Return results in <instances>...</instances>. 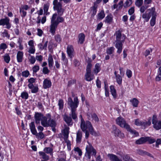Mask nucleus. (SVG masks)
Segmentation results:
<instances>
[{
	"instance_id": "f03ea898",
	"label": "nucleus",
	"mask_w": 161,
	"mask_h": 161,
	"mask_svg": "<svg viewBox=\"0 0 161 161\" xmlns=\"http://www.w3.org/2000/svg\"><path fill=\"white\" fill-rule=\"evenodd\" d=\"M116 36L115 47L117 49V53L120 54L122 50V43L124 42L125 38V36L122 35L121 32L118 31L115 33Z\"/></svg>"
},
{
	"instance_id": "ddd939ff",
	"label": "nucleus",
	"mask_w": 161,
	"mask_h": 161,
	"mask_svg": "<svg viewBox=\"0 0 161 161\" xmlns=\"http://www.w3.org/2000/svg\"><path fill=\"white\" fill-rule=\"evenodd\" d=\"M63 118L68 126H72L73 125L72 119L70 117L66 115H64V116Z\"/></svg>"
},
{
	"instance_id": "c03bdc74",
	"label": "nucleus",
	"mask_w": 161,
	"mask_h": 161,
	"mask_svg": "<svg viewBox=\"0 0 161 161\" xmlns=\"http://www.w3.org/2000/svg\"><path fill=\"white\" fill-rule=\"evenodd\" d=\"M62 60L64 64H66L68 62V60L66 57L65 54L63 53H62Z\"/></svg>"
},
{
	"instance_id": "680f3d73",
	"label": "nucleus",
	"mask_w": 161,
	"mask_h": 161,
	"mask_svg": "<svg viewBox=\"0 0 161 161\" xmlns=\"http://www.w3.org/2000/svg\"><path fill=\"white\" fill-rule=\"evenodd\" d=\"M19 11L22 17H24L26 15V12L24 10L20 8Z\"/></svg>"
},
{
	"instance_id": "7ed1b4c3",
	"label": "nucleus",
	"mask_w": 161,
	"mask_h": 161,
	"mask_svg": "<svg viewBox=\"0 0 161 161\" xmlns=\"http://www.w3.org/2000/svg\"><path fill=\"white\" fill-rule=\"evenodd\" d=\"M88 144L86 146V152L85 156L86 158L88 159H90L91 156H95L97 154V151L93 147L92 145L89 142H87Z\"/></svg>"
},
{
	"instance_id": "a18cd8bd",
	"label": "nucleus",
	"mask_w": 161,
	"mask_h": 161,
	"mask_svg": "<svg viewBox=\"0 0 161 161\" xmlns=\"http://www.w3.org/2000/svg\"><path fill=\"white\" fill-rule=\"evenodd\" d=\"M105 16V14L104 11L102 10L97 14V19H102Z\"/></svg>"
},
{
	"instance_id": "0eeeda50",
	"label": "nucleus",
	"mask_w": 161,
	"mask_h": 161,
	"mask_svg": "<svg viewBox=\"0 0 161 161\" xmlns=\"http://www.w3.org/2000/svg\"><path fill=\"white\" fill-rule=\"evenodd\" d=\"M47 118L45 122V125H44L43 126L47 127L51 126L53 128V130H55V127L56 125V123L55 121L53 119H51V115L48 114H47Z\"/></svg>"
},
{
	"instance_id": "052dcab7",
	"label": "nucleus",
	"mask_w": 161,
	"mask_h": 161,
	"mask_svg": "<svg viewBox=\"0 0 161 161\" xmlns=\"http://www.w3.org/2000/svg\"><path fill=\"white\" fill-rule=\"evenodd\" d=\"M153 50L151 48H149L146 50L144 53V55L145 57L149 55L150 53L152 52Z\"/></svg>"
},
{
	"instance_id": "603ef678",
	"label": "nucleus",
	"mask_w": 161,
	"mask_h": 161,
	"mask_svg": "<svg viewBox=\"0 0 161 161\" xmlns=\"http://www.w3.org/2000/svg\"><path fill=\"white\" fill-rule=\"evenodd\" d=\"M35 51L36 49L35 47H30L28 50V52L29 53V54H33L35 53Z\"/></svg>"
},
{
	"instance_id": "cd10ccee",
	"label": "nucleus",
	"mask_w": 161,
	"mask_h": 161,
	"mask_svg": "<svg viewBox=\"0 0 161 161\" xmlns=\"http://www.w3.org/2000/svg\"><path fill=\"white\" fill-rule=\"evenodd\" d=\"M28 58L29 62L31 64H34L36 61L35 57L34 56L31 55V54H28Z\"/></svg>"
},
{
	"instance_id": "0e129e2a",
	"label": "nucleus",
	"mask_w": 161,
	"mask_h": 161,
	"mask_svg": "<svg viewBox=\"0 0 161 161\" xmlns=\"http://www.w3.org/2000/svg\"><path fill=\"white\" fill-rule=\"evenodd\" d=\"M29 72L28 70H25L22 73V75L23 76L25 77H27L29 75Z\"/></svg>"
},
{
	"instance_id": "69168bd1",
	"label": "nucleus",
	"mask_w": 161,
	"mask_h": 161,
	"mask_svg": "<svg viewBox=\"0 0 161 161\" xmlns=\"http://www.w3.org/2000/svg\"><path fill=\"white\" fill-rule=\"evenodd\" d=\"M50 72L49 70L48 69L47 67H44L42 69V72L44 74H47Z\"/></svg>"
},
{
	"instance_id": "a19ab883",
	"label": "nucleus",
	"mask_w": 161,
	"mask_h": 161,
	"mask_svg": "<svg viewBox=\"0 0 161 161\" xmlns=\"http://www.w3.org/2000/svg\"><path fill=\"white\" fill-rule=\"evenodd\" d=\"M20 97L22 99L26 100L29 97V94L26 92L23 91L21 93Z\"/></svg>"
},
{
	"instance_id": "2eb2a0df",
	"label": "nucleus",
	"mask_w": 161,
	"mask_h": 161,
	"mask_svg": "<svg viewBox=\"0 0 161 161\" xmlns=\"http://www.w3.org/2000/svg\"><path fill=\"white\" fill-rule=\"evenodd\" d=\"M24 53L23 52L19 51L17 54L16 58L17 62L19 63L22 62L23 59Z\"/></svg>"
},
{
	"instance_id": "4d7b16f0",
	"label": "nucleus",
	"mask_w": 161,
	"mask_h": 161,
	"mask_svg": "<svg viewBox=\"0 0 161 161\" xmlns=\"http://www.w3.org/2000/svg\"><path fill=\"white\" fill-rule=\"evenodd\" d=\"M142 122L139 119H136L135 120V124L137 126H142Z\"/></svg>"
},
{
	"instance_id": "7c9ffc66",
	"label": "nucleus",
	"mask_w": 161,
	"mask_h": 161,
	"mask_svg": "<svg viewBox=\"0 0 161 161\" xmlns=\"http://www.w3.org/2000/svg\"><path fill=\"white\" fill-rule=\"evenodd\" d=\"M113 17L111 14L107 15L105 18L104 22L107 24H110L112 21Z\"/></svg>"
},
{
	"instance_id": "c756f323",
	"label": "nucleus",
	"mask_w": 161,
	"mask_h": 161,
	"mask_svg": "<svg viewBox=\"0 0 161 161\" xmlns=\"http://www.w3.org/2000/svg\"><path fill=\"white\" fill-rule=\"evenodd\" d=\"M39 154L43 159L45 160H48L49 159V156L47 155L44 152L40 151L39 152Z\"/></svg>"
},
{
	"instance_id": "f704fd0d",
	"label": "nucleus",
	"mask_w": 161,
	"mask_h": 161,
	"mask_svg": "<svg viewBox=\"0 0 161 161\" xmlns=\"http://www.w3.org/2000/svg\"><path fill=\"white\" fill-rule=\"evenodd\" d=\"M100 64L99 63H97L95 65L93 72L97 75L100 71Z\"/></svg>"
},
{
	"instance_id": "58836bf2",
	"label": "nucleus",
	"mask_w": 161,
	"mask_h": 161,
	"mask_svg": "<svg viewBox=\"0 0 161 161\" xmlns=\"http://www.w3.org/2000/svg\"><path fill=\"white\" fill-rule=\"evenodd\" d=\"M137 153L139 154L142 155H147L149 156H151L152 155L150 153L140 149L137 151Z\"/></svg>"
},
{
	"instance_id": "864d4df0",
	"label": "nucleus",
	"mask_w": 161,
	"mask_h": 161,
	"mask_svg": "<svg viewBox=\"0 0 161 161\" xmlns=\"http://www.w3.org/2000/svg\"><path fill=\"white\" fill-rule=\"evenodd\" d=\"M58 105L59 109H62L64 107V101L62 99H60L58 101Z\"/></svg>"
},
{
	"instance_id": "aec40b11",
	"label": "nucleus",
	"mask_w": 161,
	"mask_h": 161,
	"mask_svg": "<svg viewBox=\"0 0 161 161\" xmlns=\"http://www.w3.org/2000/svg\"><path fill=\"white\" fill-rule=\"evenodd\" d=\"M82 136V132L80 130H78L76 133V142L77 143H80Z\"/></svg>"
},
{
	"instance_id": "37998d69",
	"label": "nucleus",
	"mask_w": 161,
	"mask_h": 161,
	"mask_svg": "<svg viewBox=\"0 0 161 161\" xmlns=\"http://www.w3.org/2000/svg\"><path fill=\"white\" fill-rule=\"evenodd\" d=\"M146 142H148V143L150 144L154 143L156 141L155 139L149 137H146Z\"/></svg>"
},
{
	"instance_id": "f3484780",
	"label": "nucleus",
	"mask_w": 161,
	"mask_h": 161,
	"mask_svg": "<svg viewBox=\"0 0 161 161\" xmlns=\"http://www.w3.org/2000/svg\"><path fill=\"white\" fill-rule=\"evenodd\" d=\"M85 80L87 81H91L94 78V76L91 73V72H86L85 75Z\"/></svg>"
},
{
	"instance_id": "e2e57ef3",
	"label": "nucleus",
	"mask_w": 161,
	"mask_h": 161,
	"mask_svg": "<svg viewBox=\"0 0 161 161\" xmlns=\"http://www.w3.org/2000/svg\"><path fill=\"white\" fill-rule=\"evenodd\" d=\"M143 0H137L135 2L136 5L137 7H140L142 4Z\"/></svg>"
},
{
	"instance_id": "ea45409f",
	"label": "nucleus",
	"mask_w": 161,
	"mask_h": 161,
	"mask_svg": "<svg viewBox=\"0 0 161 161\" xmlns=\"http://www.w3.org/2000/svg\"><path fill=\"white\" fill-rule=\"evenodd\" d=\"M155 80L158 81L161 80V66L159 67L158 69V75L156 76Z\"/></svg>"
},
{
	"instance_id": "f8f14e48",
	"label": "nucleus",
	"mask_w": 161,
	"mask_h": 161,
	"mask_svg": "<svg viewBox=\"0 0 161 161\" xmlns=\"http://www.w3.org/2000/svg\"><path fill=\"white\" fill-rule=\"evenodd\" d=\"M155 10V8L153 7L147 9L146 12L151 17V16H152V17L155 16H157V13Z\"/></svg>"
},
{
	"instance_id": "2f4dec72",
	"label": "nucleus",
	"mask_w": 161,
	"mask_h": 161,
	"mask_svg": "<svg viewBox=\"0 0 161 161\" xmlns=\"http://www.w3.org/2000/svg\"><path fill=\"white\" fill-rule=\"evenodd\" d=\"M142 18L144 19V21L146 22L148 21L151 18V16L146 12L142 14Z\"/></svg>"
},
{
	"instance_id": "4be33fe9",
	"label": "nucleus",
	"mask_w": 161,
	"mask_h": 161,
	"mask_svg": "<svg viewBox=\"0 0 161 161\" xmlns=\"http://www.w3.org/2000/svg\"><path fill=\"white\" fill-rule=\"evenodd\" d=\"M78 42L80 44L83 43L85 39V35L83 33H81L78 35Z\"/></svg>"
},
{
	"instance_id": "774afa93",
	"label": "nucleus",
	"mask_w": 161,
	"mask_h": 161,
	"mask_svg": "<svg viewBox=\"0 0 161 161\" xmlns=\"http://www.w3.org/2000/svg\"><path fill=\"white\" fill-rule=\"evenodd\" d=\"M37 35L39 36H42L43 33V32L42 30L38 28L37 29Z\"/></svg>"
},
{
	"instance_id": "a878e982",
	"label": "nucleus",
	"mask_w": 161,
	"mask_h": 161,
	"mask_svg": "<svg viewBox=\"0 0 161 161\" xmlns=\"http://www.w3.org/2000/svg\"><path fill=\"white\" fill-rule=\"evenodd\" d=\"M48 60L49 67L50 68H52L53 66L54 62L53 57L50 54L49 55Z\"/></svg>"
},
{
	"instance_id": "13d9d810",
	"label": "nucleus",
	"mask_w": 161,
	"mask_h": 161,
	"mask_svg": "<svg viewBox=\"0 0 161 161\" xmlns=\"http://www.w3.org/2000/svg\"><path fill=\"white\" fill-rule=\"evenodd\" d=\"M135 12V7H134L130 8L128 11V14L131 15L133 14Z\"/></svg>"
},
{
	"instance_id": "4468645a",
	"label": "nucleus",
	"mask_w": 161,
	"mask_h": 161,
	"mask_svg": "<svg viewBox=\"0 0 161 161\" xmlns=\"http://www.w3.org/2000/svg\"><path fill=\"white\" fill-rule=\"evenodd\" d=\"M108 156L111 161H122V159L119 158L115 155L112 154H108Z\"/></svg>"
},
{
	"instance_id": "e433bc0d",
	"label": "nucleus",
	"mask_w": 161,
	"mask_h": 161,
	"mask_svg": "<svg viewBox=\"0 0 161 161\" xmlns=\"http://www.w3.org/2000/svg\"><path fill=\"white\" fill-rule=\"evenodd\" d=\"M76 110H71V116L72 118L75 120L77 119V114L76 112Z\"/></svg>"
},
{
	"instance_id": "c9c22d12",
	"label": "nucleus",
	"mask_w": 161,
	"mask_h": 161,
	"mask_svg": "<svg viewBox=\"0 0 161 161\" xmlns=\"http://www.w3.org/2000/svg\"><path fill=\"white\" fill-rule=\"evenodd\" d=\"M130 102L131 103L132 105L134 107H137L139 103V101L136 98H133L130 100Z\"/></svg>"
},
{
	"instance_id": "c85d7f7f",
	"label": "nucleus",
	"mask_w": 161,
	"mask_h": 161,
	"mask_svg": "<svg viewBox=\"0 0 161 161\" xmlns=\"http://www.w3.org/2000/svg\"><path fill=\"white\" fill-rule=\"evenodd\" d=\"M53 149L50 147H46L44 149L43 151L46 153L49 154L50 155L53 154Z\"/></svg>"
},
{
	"instance_id": "09e8293b",
	"label": "nucleus",
	"mask_w": 161,
	"mask_h": 161,
	"mask_svg": "<svg viewBox=\"0 0 161 161\" xmlns=\"http://www.w3.org/2000/svg\"><path fill=\"white\" fill-rule=\"evenodd\" d=\"M132 0H126L124 3V7L126 8L130 6L132 4Z\"/></svg>"
},
{
	"instance_id": "393cba45",
	"label": "nucleus",
	"mask_w": 161,
	"mask_h": 161,
	"mask_svg": "<svg viewBox=\"0 0 161 161\" xmlns=\"http://www.w3.org/2000/svg\"><path fill=\"white\" fill-rule=\"evenodd\" d=\"M69 128V127L66 126L63 131L64 138H68Z\"/></svg>"
},
{
	"instance_id": "a211bd4d",
	"label": "nucleus",
	"mask_w": 161,
	"mask_h": 161,
	"mask_svg": "<svg viewBox=\"0 0 161 161\" xmlns=\"http://www.w3.org/2000/svg\"><path fill=\"white\" fill-rule=\"evenodd\" d=\"M30 128L32 133L34 135L37 134V131L35 128V124L34 122H31L29 125Z\"/></svg>"
},
{
	"instance_id": "9b49d317",
	"label": "nucleus",
	"mask_w": 161,
	"mask_h": 161,
	"mask_svg": "<svg viewBox=\"0 0 161 161\" xmlns=\"http://www.w3.org/2000/svg\"><path fill=\"white\" fill-rule=\"evenodd\" d=\"M67 52L69 57L72 59L74 55V49L72 45H69L68 46L67 48Z\"/></svg>"
},
{
	"instance_id": "338daca9",
	"label": "nucleus",
	"mask_w": 161,
	"mask_h": 161,
	"mask_svg": "<svg viewBox=\"0 0 161 161\" xmlns=\"http://www.w3.org/2000/svg\"><path fill=\"white\" fill-rule=\"evenodd\" d=\"M38 88L37 86H34L32 89H31V92L32 93H35L38 92Z\"/></svg>"
},
{
	"instance_id": "de8ad7c7",
	"label": "nucleus",
	"mask_w": 161,
	"mask_h": 161,
	"mask_svg": "<svg viewBox=\"0 0 161 161\" xmlns=\"http://www.w3.org/2000/svg\"><path fill=\"white\" fill-rule=\"evenodd\" d=\"M65 142L67 144L68 149L69 150H71V143L70 141L68 139V138H64Z\"/></svg>"
},
{
	"instance_id": "423d86ee",
	"label": "nucleus",
	"mask_w": 161,
	"mask_h": 161,
	"mask_svg": "<svg viewBox=\"0 0 161 161\" xmlns=\"http://www.w3.org/2000/svg\"><path fill=\"white\" fill-rule=\"evenodd\" d=\"M80 128L82 131L89 130L91 132L93 131V128L91 122L89 121L85 122L83 119H81Z\"/></svg>"
},
{
	"instance_id": "dca6fc26",
	"label": "nucleus",
	"mask_w": 161,
	"mask_h": 161,
	"mask_svg": "<svg viewBox=\"0 0 161 161\" xmlns=\"http://www.w3.org/2000/svg\"><path fill=\"white\" fill-rule=\"evenodd\" d=\"M52 85V83L50 80L45 79L44 80L43 82V86L44 89H47V88L50 87Z\"/></svg>"
},
{
	"instance_id": "8fccbe9b",
	"label": "nucleus",
	"mask_w": 161,
	"mask_h": 161,
	"mask_svg": "<svg viewBox=\"0 0 161 161\" xmlns=\"http://www.w3.org/2000/svg\"><path fill=\"white\" fill-rule=\"evenodd\" d=\"M156 16H153L152 17V18L150 20V25L151 26H154L156 23Z\"/></svg>"
},
{
	"instance_id": "49530a36",
	"label": "nucleus",
	"mask_w": 161,
	"mask_h": 161,
	"mask_svg": "<svg viewBox=\"0 0 161 161\" xmlns=\"http://www.w3.org/2000/svg\"><path fill=\"white\" fill-rule=\"evenodd\" d=\"M124 161H135L131 158L127 154L124 155L122 157Z\"/></svg>"
},
{
	"instance_id": "20e7f679",
	"label": "nucleus",
	"mask_w": 161,
	"mask_h": 161,
	"mask_svg": "<svg viewBox=\"0 0 161 161\" xmlns=\"http://www.w3.org/2000/svg\"><path fill=\"white\" fill-rule=\"evenodd\" d=\"M34 118L36 124H40L41 121L42 125L43 126L45 124V123L47 118V116H45L41 113L35 112Z\"/></svg>"
},
{
	"instance_id": "72a5a7b5",
	"label": "nucleus",
	"mask_w": 161,
	"mask_h": 161,
	"mask_svg": "<svg viewBox=\"0 0 161 161\" xmlns=\"http://www.w3.org/2000/svg\"><path fill=\"white\" fill-rule=\"evenodd\" d=\"M114 48L113 47H108L106 49V53L108 55L113 54L114 52Z\"/></svg>"
},
{
	"instance_id": "bf43d9fd",
	"label": "nucleus",
	"mask_w": 161,
	"mask_h": 161,
	"mask_svg": "<svg viewBox=\"0 0 161 161\" xmlns=\"http://www.w3.org/2000/svg\"><path fill=\"white\" fill-rule=\"evenodd\" d=\"M4 59L5 61L7 63H9L10 59L9 56L8 54H6L4 56Z\"/></svg>"
},
{
	"instance_id": "6e6552de",
	"label": "nucleus",
	"mask_w": 161,
	"mask_h": 161,
	"mask_svg": "<svg viewBox=\"0 0 161 161\" xmlns=\"http://www.w3.org/2000/svg\"><path fill=\"white\" fill-rule=\"evenodd\" d=\"M116 124L121 127L124 128L126 129L129 125L124 119L121 117H119L117 118L116 119Z\"/></svg>"
},
{
	"instance_id": "39448f33",
	"label": "nucleus",
	"mask_w": 161,
	"mask_h": 161,
	"mask_svg": "<svg viewBox=\"0 0 161 161\" xmlns=\"http://www.w3.org/2000/svg\"><path fill=\"white\" fill-rule=\"evenodd\" d=\"M79 104V101L77 97H75L74 98L73 101L70 97L68 99V104L71 110H76Z\"/></svg>"
},
{
	"instance_id": "5fc2aeb1",
	"label": "nucleus",
	"mask_w": 161,
	"mask_h": 161,
	"mask_svg": "<svg viewBox=\"0 0 161 161\" xmlns=\"http://www.w3.org/2000/svg\"><path fill=\"white\" fill-rule=\"evenodd\" d=\"M132 71L129 69H127L126 72V74L128 78H130L132 76Z\"/></svg>"
},
{
	"instance_id": "6e6d98bb",
	"label": "nucleus",
	"mask_w": 161,
	"mask_h": 161,
	"mask_svg": "<svg viewBox=\"0 0 161 161\" xmlns=\"http://www.w3.org/2000/svg\"><path fill=\"white\" fill-rule=\"evenodd\" d=\"M37 138L42 139L44 137V135L43 133L42 132L37 133V134L35 135Z\"/></svg>"
},
{
	"instance_id": "1a4fd4ad",
	"label": "nucleus",
	"mask_w": 161,
	"mask_h": 161,
	"mask_svg": "<svg viewBox=\"0 0 161 161\" xmlns=\"http://www.w3.org/2000/svg\"><path fill=\"white\" fill-rule=\"evenodd\" d=\"M9 19L7 17L0 20V25H6L5 27L8 29H9L11 27V25L9 23Z\"/></svg>"
},
{
	"instance_id": "6ab92c4d",
	"label": "nucleus",
	"mask_w": 161,
	"mask_h": 161,
	"mask_svg": "<svg viewBox=\"0 0 161 161\" xmlns=\"http://www.w3.org/2000/svg\"><path fill=\"white\" fill-rule=\"evenodd\" d=\"M88 118L89 120L92 119L96 122H98L99 120V119L95 114H91L88 113L87 114Z\"/></svg>"
},
{
	"instance_id": "b1692460",
	"label": "nucleus",
	"mask_w": 161,
	"mask_h": 161,
	"mask_svg": "<svg viewBox=\"0 0 161 161\" xmlns=\"http://www.w3.org/2000/svg\"><path fill=\"white\" fill-rule=\"evenodd\" d=\"M110 91L111 94L114 98H115L117 97L116 91L113 86H111L110 87Z\"/></svg>"
},
{
	"instance_id": "f257e3e1",
	"label": "nucleus",
	"mask_w": 161,
	"mask_h": 161,
	"mask_svg": "<svg viewBox=\"0 0 161 161\" xmlns=\"http://www.w3.org/2000/svg\"><path fill=\"white\" fill-rule=\"evenodd\" d=\"M53 4V10L56 11L57 13L53 14L51 18L49 31L54 35L58 24L64 21V18L61 16L63 15L65 9L63 8L62 4L58 0H54Z\"/></svg>"
},
{
	"instance_id": "79ce46f5",
	"label": "nucleus",
	"mask_w": 161,
	"mask_h": 161,
	"mask_svg": "<svg viewBox=\"0 0 161 161\" xmlns=\"http://www.w3.org/2000/svg\"><path fill=\"white\" fill-rule=\"evenodd\" d=\"M97 5L95 3L94 6L91 8V13H92V15L94 16L97 13Z\"/></svg>"
},
{
	"instance_id": "4c0bfd02",
	"label": "nucleus",
	"mask_w": 161,
	"mask_h": 161,
	"mask_svg": "<svg viewBox=\"0 0 161 161\" xmlns=\"http://www.w3.org/2000/svg\"><path fill=\"white\" fill-rule=\"evenodd\" d=\"M146 142V137H142L136 140V143L137 144H141L145 143Z\"/></svg>"
},
{
	"instance_id": "5701e85b",
	"label": "nucleus",
	"mask_w": 161,
	"mask_h": 161,
	"mask_svg": "<svg viewBox=\"0 0 161 161\" xmlns=\"http://www.w3.org/2000/svg\"><path fill=\"white\" fill-rule=\"evenodd\" d=\"M151 118L149 117L148 118L147 121L145 120L142 121V126H143L145 128L151 125Z\"/></svg>"
},
{
	"instance_id": "412c9836",
	"label": "nucleus",
	"mask_w": 161,
	"mask_h": 161,
	"mask_svg": "<svg viewBox=\"0 0 161 161\" xmlns=\"http://www.w3.org/2000/svg\"><path fill=\"white\" fill-rule=\"evenodd\" d=\"M153 127L156 130H158L161 129V121L158 120L153 123Z\"/></svg>"
},
{
	"instance_id": "3c124183",
	"label": "nucleus",
	"mask_w": 161,
	"mask_h": 161,
	"mask_svg": "<svg viewBox=\"0 0 161 161\" xmlns=\"http://www.w3.org/2000/svg\"><path fill=\"white\" fill-rule=\"evenodd\" d=\"M116 81L117 83L119 84L120 85L122 83V77L119 74L118 75V76L115 77Z\"/></svg>"
},
{
	"instance_id": "473e14b6",
	"label": "nucleus",
	"mask_w": 161,
	"mask_h": 161,
	"mask_svg": "<svg viewBox=\"0 0 161 161\" xmlns=\"http://www.w3.org/2000/svg\"><path fill=\"white\" fill-rule=\"evenodd\" d=\"M47 41L43 45L41 43L38 44L37 45L38 48L39 49L41 50H43V49L46 50L47 47Z\"/></svg>"
},
{
	"instance_id": "9d476101",
	"label": "nucleus",
	"mask_w": 161,
	"mask_h": 161,
	"mask_svg": "<svg viewBox=\"0 0 161 161\" xmlns=\"http://www.w3.org/2000/svg\"><path fill=\"white\" fill-rule=\"evenodd\" d=\"M113 131L112 132L113 133L115 136H118L120 138H123L124 137V135L123 133L121 132L120 130L117 128L116 126H113Z\"/></svg>"
},
{
	"instance_id": "bb28decb",
	"label": "nucleus",
	"mask_w": 161,
	"mask_h": 161,
	"mask_svg": "<svg viewBox=\"0 0 161 161\" xmlns=\"http://www.w3.org/2000/svg\"><path fill=\"white\" fill-rule=\"evenodd\" d=\"M126 129L128 131L130 132L131 134L133 135L134 136H138V133L134 130H132L130 125L129 126V127Z\"/></svg>"
}]
</instances>
